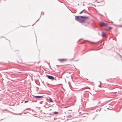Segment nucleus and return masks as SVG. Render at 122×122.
Returning <instances> with one entry per match:
<instances>
[{
  "mask_svg": "<svg viewBox=\"0 0 122 122\" xmlns=\"http://www.w3.org/2000/svg\"><path fill=\"white\" fill-rule=\"evenodd\" d=\"M89 17L88 16L85 17L83 16H75V19L77 20H78L81 23L84 22L86 20L88 19Z\"/></svg>",
  "mask_w": 122,
  "mask_h": 122,
  "instance_id": "nucleus-1",
  "label": "nucleus"
},
{
  "mask_svg": "<svg viewBox=\"0 0 122 122\" xmlns=\"http://www.w3.org/2000/svg\"><path fill=\"white\" fill-rule=\"evenodd\" d=\"M85 10V9L84 10H83L82 11H81V12L80 13V14H81V13H82L83 12V11H84Z\"/></svg>",
  "mask_w": 122,
  "mask_h": 122,
  "instance_id": "nucleus-7",
  "label": "nucleus"
},
{
  "mask_svg": "<svg viewBox=\"0 0 122 122\" xmlns=\"http://www.w3.org/2000/svg\"><path fill=\"white\" fill-rule=\"evenodd\" d=\"M108 25L107 23H104V22H100L99 25L101 26H107Z\"/></svg>",
  "mask_w": 122,
  "mask_h": 122,
  "instance_id": "nucleus-2",
  "label": "nucleus"
},
{
  "mask_svg": "<svg viewBox=\"0 0 122 122\" xmlns=\"http://www.w3.org/2000/svg\"><path fill=\"white\" fill-rule=\"evenodd\" d=\"M119 26H120V27H122V25H120Z\"/></svg>",
  "mask_w": 122,
  "mask_h": 122,
  "instance_id": "nucleus-12",
  "label": "nucleus"
},
{
  "mask_svg": "<svg viewBox=\"0 0 122 122\" xmlns=\"http://www.w3.org/2000/svg\"><path fill=\"white\" fill-rule=\"evenodd\" d=\"M105 35V33L104 32H102V36H104V35Z\"/></svg>",
  "mask_w": 122,
  "mask_h": 122,
  "instance_id": "nucleus-8",
  "label": "nucleus"
},
{
  "mask_svg": "<svg viewBox=\"0 0 122 122\" xmlns=\"http://www.w3.org/2000/svg\"><path fill=\"white\" fill-rule=\"evenodd\" d=\"M49 101L50 102H53V101H52V100L51 99V98H50V99H49Z\"/></svg>",
  "mask_w": 122,
  "mask_h": 122,
  "instance_id": "nucleus-6",
  "label": "nucleus"
},
{
  "mask_svg": "<svg viewBox=\"0 0 122 122\" xmlns=\"http://www.w3.org/2000/svg\"><path fill=\"white\" fill-rule=\"evenodd\" d=\"M67 59H58V60L60 61L63 62L66 61Z\"/></svg>",
  "mask_w": 122,
  "mask_h": 122,
  "instance_id": "nucleus-4",
  "label": "nucleus"
},
{
  "mask_svg": "<svg viewBox=\"0 0 122 122\" xmlns=\"http://www.w3.org/2000/svg\"><path fill=\"white\" fill-rule=\"evenodd\" d=\"M34 97L36 98H42L43 97L42 96H33Z\"/></svg>",
  "mask_w": 122,
  "mask_h": 122,
  "instance_id": "nucleus-5",
  "label": "nucleus"
},
{
  "mask_svg": "<svg viewBox=\"0 0 122 122\" xmlns=\"http://www.w3.org/2000/svg\"><path fill=\"white\" fill-rule=\"evenodd\" d=\"M57 113H58V112H54V113L55 114H57Z\"/></svg>",
  "mask_w": 122,
  "mask_h": 122,
  "instance_id": "nucleus-10",
  "label": "nucleus"
},
{
  "mask_svg": "<svg viewBox=\"0 0 122 122\" xmlns=\"http://www.w3.org/2000/svg\"><path fill=\"white\" fill-rule=\"evenodd\" d=\"M28 101H25V103H26L27 102H28Z\"/></svg>",
  "mask_w": 122,
  "mask_h": 122,
  "instance_id": "nucleus-11",
  "label": "nucleus"
},
{
  "mask_svg": "<svg viewBox=\"0 0 122 122\" xmlns=\"http://www.w3.org/2000/svg\"><path fill=\"white\" fill-rule=\"evenodd\" d=\"M46 76L48 78L51 80H53L54 79V78L52 76L49 75H47Z\"/></svg>",
  "mask_w": 122,
  "mask_h": 122,
  "instance_id": "nucleus-3",
  "label": "nucleus"
},
{
  "mask_svg": "<svg viewBox=\"0 0 122 122\" xmlns=\"http://www.w3.org/2000/svg\"><path fill=\"white\" fill-rule=\"evenodd\" d=\"M108 29L109 30H111L112 29V28L110 27H108Z\"/></svg>",
  "mask_w": 122,
  "mask_h": 122,
  "instance_id": "nucleus-9",
  "label": "nucleus"
}]
</instances>
